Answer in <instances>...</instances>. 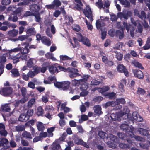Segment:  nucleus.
Instances as JSON below:
<instances>
[{"label":"nucleus","instance_id":"nucleus-2","mask_svg":"<svg viewBox=\"0 0 150 150\" xmlns=\"http://www.w3.org/2000/svg\"><path fill=\"white\" fill-rule=\"evenodd\" d=\"M132 12L130 11H125L123 12H118L117 14V16L113 14L111 16V20L112 21H116L118 18L121 19L122 18L127 20L132 16Z\"/></svg>","mask_w":150,"mask_h":150},{"label":"nucleus","instance_id":"nucleus-61","mask_svg":"<svg viewBox=\"0 0 150 150\" xmlns=\"http://www.w3.org/2000/svg\"><path fill=\"white\" fill-rule=\"evenodd\" d=\"M63 82H57L54 83L55 86L57 88H62Z\"/></svg>","mask_w":150,"mask_h":150},{"label":"nucleus","instance_id":"nucleus-47","mask_svg":"<svg viewBox=\"0 0 150 150\" xmlns=\"http://www.w3.org/2000/svg\"><path fill=\"white\" fill-rule=\"evenodd\" d=\"M35 103V99L32 98L30 100L28 103V106L29 108L31 107Z\"/></svg>","mask_w":150,"mask_h":150},{"label":"nucleus","instance_id":"nucleus-7","mask_svg":"<svg viewBox=\"0 0 150 150\" xmlns=\"http://www.w3.org/2000/svg\"><path fill=\"white\" fill-rule=\"evenodd\" d=\"M117 69L118 72L124 73L126 77H128L129 76V72L126 67L122 64H119L117 67Z\"/></svg>","mask_w":150,"mask_h":150},{"label":"nucleus","instance_id":"nucleus-8","mask_svg":"<svg viewBox=\"0 0 150 150\" xmlns=\"http://www.w3.org/2000/svg\"><path fill=\"white\" fill-rule=\"evenodd\" d=\"M28 57V56L27 55L25 54L21 55V54L19 53L12 57L11 59H13V62L14 63H16L19 62V59H21L22 60H25L27 59Z\"/></svg>","mask_w":150,"mask_h":150},{"label":"nucleus","instance_id":"nucleus-64","mask_svg":"<svg viewBox=\"0 0 150 150\" xmlns=\"http://www.w3.org/2000/svg\"><path fill=\"white\" fill-rule=\"evenodd\" d=\"M96 27L98 29H100L101 27V24L99 20L96 21Z\"/></svg>","mask_w":150,"mask_h":150},{"label":"nucleus","instance_id":"nucleus-53","mask_svg":"<svg viewBox=\"0 0 150 150\" xmlns=\"http://www.w3.org/2000/svg\"><path fill=\"white\" fill-rule=\"evenodd\" d=\"M33 69L34 70L33 71L36 75L39 73L40 71V67H38L34 66L33 67Z\"/></svg>","mask_w":150,"mask_h":150},{"label":"nucleus","instance_id":"nucleus-15","mask_svg":"<svg viewBox=\"0 0 150 150\" xmlns=\"http://www.w3.org/2000/svg\"><path fill=\"white\" fill-rule=\"evenodd\" d=\"M95 108L94 110L93 114L95 115L99 116L102 113L101 111V108L99 105H97L94 106Z\"/></svg>","mask_w":150,"mask_h":150},{"label":"nucleus","instance_id":"nucleus-54","mask_svg":"<svg viewBox=\"0 0 150 150\" xmlns=\"http://www.w3.org/2000/svg\"><path fill=\"white\" fill-rule=\"evenodd\" d=\"M108 34L111 37H113L115 35V30L113 29H110L108 31Z\"/></svg>","mask_w":150,"mask_h":150},{"label":"nucleus","instance_id":"nucleus-38","mask_svg":"<svg viewBox=\"0 0 150 150\" xmlns=\"http://www.w3.org/2000/svg\"><path fill=\"white\" fill-rule=\"evenodd\" d=\"M116 94L114 92H110L106 93L105 95V96H108L110 99H112L115 98Z\"/></svg>","mask_w":150,"mask_h":150},{"label":"nucleus","instance_id":"nucleus-13","mask_svg":"<svg viewBox=\"0 0 150 150\" xmlns=\"http://www.w3.org/2000/svg\"><path fill=\"white\" fill-rule=\"evenodd\" d=\"M134 76L140 79H143L144 76L143 72L139 70L135 69L133 72Z\"/></svg>","mask_w":150,"mask_h":150},{"label":"nucleus","instance_id":"nucleus-17","mask_svg":"<svg viewBox=\"0 0 150 150\" xmlns=\"http://www.w3.org/2000/svg\"><path fill=\"white\" fill-rule=\"evenodd\" d=\"M132 141L131 143H128L129 144H125L124 143H121L119 144V147L123 149H127L131 148L132 146Z\"/></svg>","mask_w":150,"mask_h":150},{"label":"nucleus","instance_id":"nucleus-9","mask_svg":"<svg viewBox=\"0 0 150 150\" xmlns=\"http://www.w3.org/2000/svg\"><path fill=\"white\" fill-rule=\"evenodd\" d=\"M117 24L118 28L120 29L122 31H123L124 30L126 29L127 32H129L130 26V24H128L126 22H123V27H122L120 24V22H117Z\"/></svg>","mask_w":150,"mask_h":150},{"label":"nucleus","instance_id":"nucleus-55","mask_svg":"<svg viewBox=\"0 0 150 150\" xmlns=\"http://www.w3.org/2000/svg\"><path fill=\"white\" fill-rule=\"evenodd\" d=\"M100 83V81H98L96 79H93L91 81V84L92 85H98Z\"/></svg>","mask_w":150,"mask_h":150},{"label":"nucleus","instance_id":"nucleus-44","mask_svg":"<svg viewBox=\"0 0 150 150\" xmlns=\"http://www.w3.org/2000/svg\"><path fill=\"white\" fill-rule=\"evenodd\" d=\"M133 64L134 66L136 67H138L141 69H144V68L142 64L141 63H139L138 62L135 61L134 62Z\"/></svg>","mask_w":150,"mask_h":150},{"label":"nucleus","instance_id":"nucleus-19","mask_svg":"<svg viewBox=\"0 0 150 150\" xmlns=\"http://www.w3.org/2000/svg\"><path fill=\"white\" fill-rule=\"evenodd\" d=\"M26 33L29 36L35 35L36 32L34 27H32L28 28L27 30H25Z\"/></svg>","mask_w":150,"mask_h":150},{"label":"nucleus","instance_id":"nucleus-25","mask_svg":"<svg viewBox=\"0 0 150 150\" xmlns=\"http://www.w3.org/2000/svg\"><path fill=\"white\" fill-rule=\"evenodd\" d=\"M29 118L26 114H21L19 116L18 120L21 122H26L29 120Z\"/></svg>","mask_w":150,"mask_h":150},{"label":"nucleus","instance_id":"nucleus-12","mask_svg":"<svg viewBox=\"0 0 150 150\" xmlns=\"http://www.w3.org/2000/svg\"><path fill=\"white\" fill-rule=\"evenodd\" d=\"M24 47H20L21 49L20 50L21 53L22 54H25L28 53L29 52V49L28 48L29 46L28 43H25L23 45Z\"/></svg>","mask_w":150,"mask_h":150},{"label":"nucleus","instance_id":"nucleus-34","mask_svg":"<svg viewBox=\"0 0 150 150\" xmlns=\"http://www.w3.org/2000/svg\"><path fill=\"white\" fill-rule=\"evenodd\" d=\"M124 33L121 31L117 30L115 32V36L117 37H119L120 39L124 37Z\"/></svg>","mask_w":150,"mask_h":150},{"label":"nucleus","instance_id":"nucleus-16","mask_svg":"<svg viewBox=\"0 0 150 150\" xmlns=\"http://www.w3.org/2000/svg\"><path fill=\"white\" fill-rule=\"evenodd\" d=\"M75 2L77 3L74 4V7L79 11L83 10L82 6L83 4L81 0H75Z\"/></svg>","mask_w":150,"mask_h":150},{"label":"nucleus","instance_id":"nucleus-43","mask_svg":"<svg viewBox=\"0 0 150 150\" xmlns=\"http://www.w3.org/2000/svg\"><path fill=\"white\" fill-rule=\"evenodd\" d=\"M146 91L144 89L140 87L137 88V90L136 92L137 94L144 95Z\"/></svg>","mask_w":150,"mask_h":150},{"label":"nucleus","instance_id":"nucleus-22","mask_svg":"<svg viewBox=\"0 0 150 150\" xmlns=\"http://www.w3.org/2000/svg\"><path fill=\"white\" fill-rule=\"evenodd\" d=\"M1 109L4 112H9L11 110L10 107L8 104H5L2 105Z\"/></svg>","mask_w":150,"mask_h":150},{"label":"nucleus","instance_id":"nucleus-23","mask_svg":"<svg viewBox=\"0 0 150 150\" xmlns=\"http://www.w3.org/2000/svg\"><path fill=\"white\" fill-rule=\"evenodd\" d=\"M42 42L43 44L48 46H50L51 44V42L49 38L45 36H43Z\"/></svg>","mask_w":150,"mask_h":150},{"label":"nucleus","instance_id":"nucleus-40","mask_svg":"<svg viewBox=\"0 0 150 150\" xmlns=\"http://www.w3.org/2000/svg\"><path fill=\"white\" fill-rule=\"evenodd\" d=\"M137 16L139 17L142 19H143V18L145 19L146 18L145 13L143 11H142L141 12L140 14L139 13H138L137 14Z\"/></svg>","mask_w":150,"mask_h":150},{"label":"nucleus","instance_id":"nucleus-63","mask_svg":"<svg viewBox=\"0 0 150 150\" xmlns=\"http://www.w3.org/2000/svg\"><path fill=\"white\" fill-rule=\"evenodd\" d=\"M82 91L81 92L80 94L81 96H85L88 95V92L86 90H82Z\"/></svg>","mask_w":150,"mask_h":150},{"label":"nucleus","instance_id":"nucleus-1","mask_svg":"<svg viewBox=\"0 0 150 150\" xmlns=\"http://www.w3.org/2000/svg\"><path fill=\"white\" fill-rule=\"evenodd\" d=\"M49 71L52 74H54L61 71H67L70 73L69 76L72 79L81 76V74L78 73L79 71L77 69L70 67L66 69L57 63L50 65L49 67Z\"/></svg>","mask_w":150,"mask_h":150},{"label":"nucleus","instance_id":"nucleus-58","mask_svg":"<svg viewBox=\"0 0 150 150\" xmlns=\"http://www.w3.org/2000/svg\"><path fill=\"white\" fill-rule=\"evenodd\" d=\"M21 92L22 96H25L27 93L26 88L24 87H22L21 88Z\"/></svg>","mask_w":150,"mask_h":150},{"label":"nucleus","instance_id":"nucleus-10","mask_svg":"<svg viewBox=\"0 0 150 150\" xmlns=\"http://www.w3.org/2000/svg\"><path fill=\"white\" fill-rule=\"evenodd\" d=\"M114 102L115 105H116L115 108V109L116 110L120 109L122 108V106L119 105L120 103L124 104L126 103L125 99L123 98L117 99Z\"/></svg>","mask_w":150,"mask_h":150},{"label":"nucleus","instance_id":"nucleus-51","mask_svg":"<svg viewBox=\"0 0 150 150\" xmlns=\"http://www.w3.org/2000/svg\"><path fill=\"white\" fill-rule=\"evenodd\" d=\"M60 58L62 60H71V58L69 57L68 56L66 55H61L60 56Z\"/></svg>","mask_w":150,"mask_h":150},{"label":"nucleus","instance_id":"nucleus-56","mask_svg":"<svg viewBox=\"0 0 150 150\" xmlns=\"http://www.w3.org/2000/svg\"><path fill=\"white\" fill-rule=\"evenodd\" d=\"M33 114V110H29L27 111L26 115L28 116V117L29 119L30 117L32 116Z\"/></svg>","mask_w":150,"mask_h":150},{"label":"nucleus","instance_id":"nucleus-39","mask_svg":"<svg viewBox=\"0 0 150 150\" xmlns=\"http://www.w3.org/2000/svg\"><path fill=\"white\" fill-rule=\"evenodd\" d=\"M33 58H30L28 60L27 62V67L29 68H31L33 67V65L34 63L33 62Z\"/></svg>","mask_w":150,"mask_h":150},{"label":"nucleus","instance_id":"nucleus-46","mask_svg":"<svg viewBox=\"0 0 150 150\" xmlns=\"http://www.w3.org/2000/svg\"><path fill=\"white\" fill-rule=\"evenodd\" d=\"M15 129L18 132H21L25 130V128L23 126L18 125L16 127Z\"/></svg>","mask_w":150,"mask_h":150},{"label":"nucleus","instance_id":"nucleus-49","mask_svg":"<svg viewBox=\"0 0 150 150\" xmlns=\"http://www.w3.org/2000/svg\"><path fill=\"white\" fill-rule=\"evenodd\" d=\"M53 3L54 7L56 6L58 7L61 5V3L59 0H54Z\"/></svg>","mask_w":150,"mask_h":150},{"label":"nucleus","instance_id":"nucleus-18","mask_svg":"<svg viewBox=\"0 0 150 150\" xmlns=\"http://www.w3.org/2000/svg\"><path fill=\"white\" fill-rule=\"evenodd\" d=\"M80 35L81 37V41L82 43L88 47H90L91 46V43L90 42L89 40L86 37H84L82 36L81 33L80 34Z\"/></svg>","mask_w":150,"mask_h":150},{"label":"nucleus","instance_id":"nucleus-5","mask_svg":"<svg viewBox=\"0 0 150 150\" xmlns=\"http://www.w3.org/2000/svg\"><path fill=\"white\" fill-rule=\"evenodd\" d=\"M13 89L10 87L3 88L0 91V94L5 96H8L12 92Z\"/></svg>","mask_w":150,"mask_h":150},{"label":"nucleus","instance_id":"nucleus-41","mask_svg":"<svg viewBox=\"0 0 150 150\" xmlns=\"http://www.w3.org/2000/svg\"><path fill=\"white\" fill-rule=\"evenodd\" d=\"M55 127H51L47 129V132L48 134V137H52L53 136V134L52 132L54 130Z\"/></svg>","mask_w":150,"mask_h":150},{"label":"nucleus","instance_id":"nucleus-26","mask_svg":"<svg viewBox=\"0 0 150 150\" xmlns=\"http://www.w3.org/2000/svg\"><path fill=\"white\" fill-rule=\"evenodd\" d=\"M71 83L70 82L65 81L63 82L62 89L63 90H66L68 89L70 87Z\"/></svg>","mask_w":150,"mask_h":150},{"label":"nucleus","instance_id":"nucleus-21","mask_svg":"<svg viewBox=\"0 0 150 150\" xmlns=\"http://www.w3.org/2000/svg\"><path fill=\"white\" fill-rule=\"evenodd\" d=\"M18 31L17 30L13 29L9 31L8 32V35L11 37L16 36L18 34Z\"/></svg>","mask_w":150,"mask_h":150},{"label":"nucleus","instance_id":"nucleus-37","mask_svg":"<svg viewBox=\"0 0 150 150\" xmlns=\"http://www.w3.org/2000/svg\"><path fill=\"white\" fill-rule=\"evenodd\" d=\"M88 119V116L86 115L83 114L81 115V118L79 120V122L80 123H81L83 121H85L87 120Z\"/></svg>","mask_w":150,"mask_h":150},{"label":"nucleus","instance_id":"nucleus-50","mask_svg":"<svg viewBox=\"0 0 150 150\" xmlns=\"http://www.w3.org/2000/svg\"><path fill=\"white\" fill-rule=\"evenodd\" d=\"M81 86V90H87L88 88V83L87 82H84Z\"/></svg>","mask_w":150,"mask_h":150},{"label":"nucleus","instance_id":"nucleus-4","mask_svg":"<svg viewBox=\"0 0 150 150\" xmlns=\"http://www.w3.org/2000/svg\"><path fill=\"white\" fill-rule=\"evenodd\" d=\"M124 112L122 114L119 115V114L118 113H116L115 114L113 113L111 114L110 115V117L112 121H116L119 120L120 117H122L125 114H128L129 113V110L127 108H124Z\"/></svg>","mask_w":150,"mask_h":150},{"label":"nucleus","instance_id":"nucleus-57","mask_svg":"<svg viewBox=\"0 0 150 150\" xmlns=\"http://www.w3.org/2000/svg\"><path fill=\"white\" fill-rule=\"evenodd\" d=\"M21 142L22 145L24 146H27L29 145V142L23 139L21 140Z\"/></svg>","mask_w":150,"mask_h":150},{"label":"nucleus","instance_id":"nucleus-32","mask_svg":"<svg viewBox=\"0 0 150 150\" xmlns=\"http://www.w3.org/2000/svg\"><path fill=\"white\" fill-rule=\"evenodd\" d=\"M73 139L74 143L78 145H80L82 140V139H79V137L77 135L74 136Z\"/></svg>","mask_w":150,"mask_h":150},{"label":"nucleus","instance_id":"nucleus-42","mask_svg":"<svg viewBox=\"0 0 150 150\" xmlns=\"http://www.w3.org/2000/svg\"><path fill=\"white\" fill-rule=\"evenodd\" d=\"M11 72L13 75L14 77H18L20 75L18 69H12Z\"/></svg>","mask_w":150,"mask_h":150},{"label":"nucleus","instance_id":"nucleus-3","mask_svg":"<svg viewBox=\"0 0 150 150\" xmlns=\"http://www.w3.org/2000/svg\"><path fill=\"white\" fill-rule=\"evenodd\" d=\"M117 136L119 138L121 139L124 140H126L128 143H131L132 140L131 139V137L134 136V134L131 131H129L128 133H126L125 134L121 132L117 133Z\"/></svg>","mask_w":150,"mask_h":150},{"label":"nucleus","instance_id":"nucleus-36","mask_svg":"<svg viewBox=\"0 0 150 150\" xmlns=\"http://www.w3.org/2000/svg\"><path fill=\"white\" fill-rule=\"evenodd\" d=\"M38 130L39 131H43L45 129V127L43 123L41 122H39L37 125Z\"/></svg>","mask_w":150,"mask_h":150},{"label":"nucleus","instance_id":"nucleus-48","mask_svg":"<svg viewBox=\"0 0 150 150\" xmlns=\"http://www.w3.org/2000/svg\"><path fill=\"white\" fill-rule=\"evenodd\" d=\"M90 76L88 75H84L82 79H81L79 80V81L81 82H85L87 81L88 79L89 78Z\"/></svg>","mask_w":150,"mask_h":150},{"label":"nucleus","instance_id":"nucleus-20","mask_svg":"<svg viewBox=\"0 0 150 150\" xmlns=\"http://www.w3.org/2000/svg\"><path fill=\"white\" fill-rule=\"evenodd\" d=\"M127 83V81L126 79H123L121 80L120 82L118 84V88L120 90L121 92H124L125 90L124 89V84L126 85Z\"/></svg>","mask_w":150,"mask_h":150},{"label":"nucleus","instance_id":"nucleus-24","mask_svg":"<svg viewBox=\"0 0 150 150\" xmlns=\"http://www.w3.org/2000/svg\"><path fill=\"white\" fill-rule=\"evenodd\" d=\"M121 129L123 131L125 130L126 133H128L130 131L129 130V126L128 124H122L120 126Z\"/></svg>","mask_w":150,"mask_h":150},{"label":"nucleus","instance_id":"nucleus-59","mask_svg":"<svg viewBox=\"0 0 150 150\" xmlns=\"http://www.w3.org/2000/svg\"><path fill=\"white\" fill-rule=\"evenodd\" d=\"M48 96L47 95L43 96L42 98V101L44 103H47L48 101Z\"/></svg>","mask_w":150,"mask_h":150},{"label":"nucleus","instance_id":"nucleus-33","mask_svg":"<svg viewBox=\"0 0 150 150\" xmlns=\"http://www.w3.org/2000/svg\"><path fill=\"white\" fill-rule=\"evenodd\" d=\"M109 137L110 140L113 142L117 143L119 142V139L116 136L112 134H111L109 136Z\"/></svg>","mask_w":150,"mask_h":150},{"label":"nucleus","instance_id":"nucleus-14","mask_svg":"<svg viewBox=\"0 0 150 150\" xmlns=\"http://www.w3.org/2000/svg\"><path fill=\"white\" fill-rule=\"evenodd\" d=\"M30 10L33 12H38L40 9V7L39 4H33L30 6Z\"/></svg>","mask_w":150,"mask_h":150},{"label":"nucleus","instance_id":"nucleus-6","mask_svg":"<svg viewBox=\"0 0 150 150\" xmlns=\"http://www.w3.org/2000/svg\"><path fill=\"white\" fill-rule=\"evenodd\" d=\"M83 12L85 16L89 19L91 21H93L92 12L89 6H86L85 9L83 10Z\"/></svg>","mask_w":150,"mask_h":150},{"label":"nucleus","instance_id":"nucleus-27","mask_svg":"<svg viewBox=\"0 0 150 150\" xmlns=\"http://www.w3.org/2000/svg\"><path fill=\"white\" fill-rule=\"evenodd\" d=\"M138 131L142 135L144 136H148V131L146 129L140 128L138 129Z\"/></svg>","mask_w":150,"mask_h":150},{"label":"nucleus","instance_id":"nucleus-52","mask_svg":"<svg viewBox=\"0 0 150 150\" xmlns=\"http://www.w3.org/2000/svg\"><path fill=\"white\" fill-rule=\"evenodd\" d=\"M21 10L22 9L21 8L19 7L18 8L13 11V13L14 15H20Z\"/></svg>","mask_w":150,"mask_h":150},{"label":"nucleus","instance_id":"nucleus-28","mask_svg":"<svg viewBox=\"0 0 150 150\" xmlns=\"http://www.w3.org/2000/svg\"><path fill=\"white\" fill-rule=\"evenodd\" d=\"M110 89L109 87L107 86H104L103 87L99 88V91L102 94L105 96L104 93L108 91Z\"/></svg>","mask_w":150,"mask_h":150},{"label":"nucleus","instance_id":"nucleus-62","mask_svg":"<svg viewBox=\"0 0 150 150\" xmlns=\"http://www.w3.org/2000/svg\"><path fill=\"white\" fill-rule=\"evenodd\" d=\"M116 56L117 59L119 61H121L122 59L123 54H122L117 53Z\"/></svg>","mask_w":150,"mask_h":150},{"label":"nucleus","instance_id":"nucleus-60","mask_svg":"<svg viewBox=\"0 0 150 150\" xmlns=\"http://www.w3.org/2000/svg\"><path fill=\"white\" fill-rule=\"evenodd\" d=\"M27 74L28 75L29 78L30 77L31 78H33L36 75L34 72L32 71H30L27 73Z\"/></svg>","mask_w":150,"mask_h":150},{"label":"nucleus","instance_id":"nucleus-35","mask_svg":"<svg viewBox=\"0 0 150 150\" xmlns=\"http://www.w3.org/2000/svg\"><path fill=\"white\" fill-rule=\"evenodd\" d=\"M103 4L102 0H98V1L96 2L95 4V5L100 9H101L102 8L103 9L105 8L104 7H103Z\"/></svg>","mask_w":150,"mask_h":150},{"label":"nucleus","instance_id":"nucleus-31","mask_svg":"<svg viewBox=\"0 0 150 150\" xmlns=\"http://www.w3.org/2000/svg\"><path fill=\"white\" fill-rule=\"evenodd\" d=\"M44 110L41 106H40L38 108L36 114L39 116H42L44 113Z\"/></svg>","mask_w":150,"mask_h":150},{"label":"nucleus","instance_id":"nucleus-29","mask_svg":"<svg viewBox=\"0 0 150 150\" xmlns=\"http://www.w3.org/2000/svg\"><path fill=\"white\" fill-rule=\"evenodd\" d=\"M115 105L114 101H108L102 105L103 107V108H106L108 107L111 106H113Z\"/></svg>","mask_w":150,"mask_h":150},{"label":"nucleus","instance_id":"nucleus-45","mask_svg":"<svg viewBox=\"0 0 150 150\" xmlns=\"http://www.w3.org/2000/svg\"><path fill=\"white\" fill-rule=\"evenodd\" d=\"M0 141L3 146H4V144L7 145L9 143L8 140L6 138H1Z\"/></svg>","mask_w":150,"mask_h":150},{"label":"nucleus","instance_id":"nucleus-11","mask_svg":"<svg viewBox=\"0 0 150 150\" xmlns=\"http://www.w3.org/2000/svg\"><path fill=\"white\" fill-rule=\"evenodd\" d=\"M102 60L105 65L108 67H111L114 65L113 61L108 60V57L106 56H103Z\"/></svg>","mask_w":150,"mask_h":150},{"label":"nucleus","instance_id":"nucleus-30","mask_svg":"<svg viewBox=\"0 0 150 150\" xmlns=\"http://www.w3.org/2000/svg\"><path fill=\"white\" fill-rule=\"evenodd\" d=\"M22 136L23 138H26L27 139H31L32 138L30 133L25 131L22 133Z\"/></svg>","mask_w":150,"mask_h":150}]
</instances>
